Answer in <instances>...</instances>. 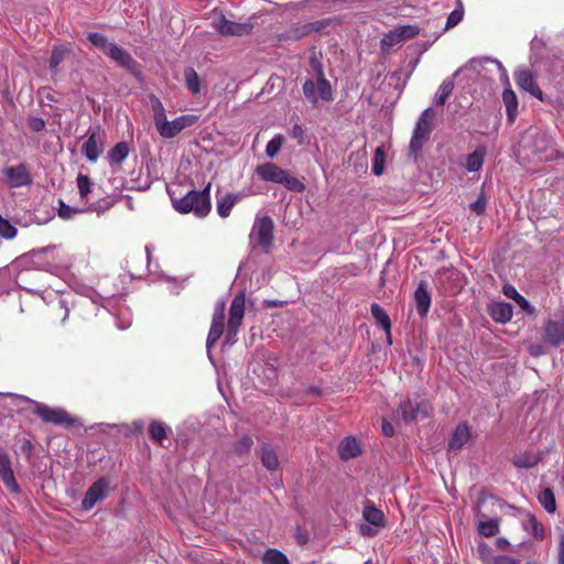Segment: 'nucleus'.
I'll list each match as a JSON object with an SVG mask.
<instances>
[{
  "mask_svg": "<svg viewBox=\"0 0 564 564\" xmlns=\"http://www.w3.org/2000/svg\"><path fill=\"white\" fill-rule=\"evenodd\" d=\"M208 183L202 191H189L180 199H173L174 208L182 214L194 213L197 217H205L212 209Z\"/></svg>",
  "mask_w": 564,
  "mask_h": 564,
  "instance_id": "nucleus-1",
  "label": "nucleus"
},
{
  "mask_svg": "<svg viewBox=\"0 0 564 564\" xmlns=\"http://www.w3.org/2000/svg\"><path fill=\"white\" fill-rule=\"evenodd\" d=\"M488 63L494 64L497 67L501 83L507 86L502 93V102L506 107L508 120L510 122H513L516 117L518 116V97L516 93L510 88L508 72L502 65V63L491 57H484L481 59H475L471 62L475 68Z\"/></svg>",
  "mask_w": 564,
  "mask_h": 564,
  "instance_id": "nucleus-2",
  "label": "nucleus"
},
{
  "mask_svg": "<svg viewBox=\"0 0 564 564\" xmlns=\"http://www.w3.org/2000/svg\"><path fill=\"white\" fill-rule=\"evenodd\" d=\"M256 173L261 180L281 184L289 191L301 193L305 188V185L302 181L290 175L286 171L282 170L273 163H264L258 165Z\"/></svg>",
  "mask_w": 564,
  "mask_h": 564,
  "instance_id": "nucleus-3",
  "label": "nucleus"
},
{
  "mask_svg": "<svg viewBox=\"0 0 564 564\" xmlns=\"http://www.w3.org/2000/svg\"><path fill=\"white\" fill-rule=\"evenodd\" d=\"M434 118L435 111L432 108H427L421 113L409 144L412 154L415 155L429 140Z\"/></svg>",
  "mask_w": 564,
  "mask_h": 564,
  "instance_id": "nucleus-4",
  "label": "nucleus"
},
{
  "mask_svg": "<svg viewBox=\"0 0 564 564\" xmlns=\"http://www.w3.org/2000/svg\"><path fill=\"white\" fill-rule=\"evenodd\" d=\"M33 404V413L37 415L44 423L54 425H72L73 420L69 414L59 408H51L44 403L31 401Z\"/></svg>",
  "mask_w": 564,
  "mask_h": 564,
  "instance_id": "nucleus-5",
  "label": "nucleus"
},
{
  "mask_svg": "<svg viewBox=\"0 0 564 564\" xmlns=\"http://www.w3.org/2000/svg\"><path fill=\"white\" fill-rule=\"evenodd\" d=\"M214 29L221 35H231V36H242L247 35L251 32V24L249 23H238L231 20H228L223 13H215L213 20Z\"/></svg>",
  "mask_w": 564,
  "mask_h": 564,
  "instance_id": "nucleus-6",
  "label": "nucleus"
},
{
  "mask_svg": "<svg viewBox=\"0 0 564 564\" xmlns=\"http://www.w3.org/2000/svg\"><path fill=\"white\" fill-rule=\"evenodd\" d=\"M250 241L261 247H270L273 241V221L269 216L257 218L250 232Z\"/></svg>",
  "mask_w": 564,
  "mask_h": 564,
  "instance_id": "nucleus-7",
  "label": "nucleus"
},
{
  "mask_svg": "<svg viewBox=\"0 0 564 564\" xmlns=\"http://www.w3.org/2000/svg\"><path fill=\"white\" fill-rule=\"evenodd\" d=\"M197 118L191 115H183L175 118L172 121L164 119L159 126H156V130L161 137L165 139H172L177 135L182 130L193 126L196 122Z\"/></svg>",
  "mask_w": 564,
  "mask_h": 564,
  "instance_id": "nucleus-8",
  "label": "nucleus"
},
{
  "mask_svg": "<svg viewBox=\"0 0 564 564\" xmlns=\"http://www.w3.org/2000/svg\"><path fill=\"white\" fill-rule=\"evenodd\" d=\"M431 405L427 401L406 400L399 405L398 413L405 423L429 416Z\"/></svg>",
  "mask_w": 564,
  "mask_h": 564,
  "instance_id": "nucleus-9",
  "label": "nucleus"
},
{
  "mask_svg": "<svg viewBox=\"0 0 564 564\" xmlns=\"http://www.w3.org/2000/svg\"><path fill=\"white\" fill-rule=\"evenodd\" d=\"M109 485L105 477L97 479L85 494L82 501L83 509L90 510L98 501L105 499L108 495Z\"/></svg>",
  "mask_w": 564,
  "mask_h": 564,
  "instance_id": "nucleus-10",
  "label": "nucleus"
},
{
  "mask_svg": "<svg viewBox=\"0 0 564 564\" xmlns=\"http://www.w3.org/2000/svg\"><path fill=\"white\" fill-rule=\"evenodd\" d=\"M2 174L11 188L28 186L32 183V177L24 163L6 167L2 170Z\"/></svg>",
  "mask_w": 564,
  "mask_h": 564,
  "instance_id": "nucleus-11",
  "label": "nucleus"
},
{
  "mask_svg": "<svg viewBox=\"0 0 564 564\" xmlns=\"http://www.w3.org/2000/svg\"><path fill=\"white\" fill-rule=\"evenodd\" d=\"M477 554L482 564H520L516 557L496 554L494 549L484 541L477 543Z\"/></svg>",
  "mask_w": 564,
  "mask_h": 564,
  "instance_id": "nucleus-12",
  "label": "nucleus"
},
{
  "mask_svg": "<svg viewBox=\"0 0 564 564\" xmlns=\"http://www.w3.org/2000/svg\"><path fill=\"white\" fill-rule=\"evenodd\" d=\"M310 67L317 78V89L321 96V100L330 101L333 100V90L330 83L326 79L324 67L321 59L317 56L310 58Z\"/></svg>",
  "mask_w": 564,
  "mask_h": 564,
  "instance_id": "nucleus-13",
  "label": "nucleus"
},
{
  "mask_svg": "<svg viewBox=\"0 0 564 564\" xmlns=\"http://www.w3.org/2000/svg\"><path fill=\"white\" fill-rule=\"evenodd\" d=\"M0 479L4 487L13 494L20 492V486L15 479L9 454L0 447Z\"/></svg>",
  "mask_w": 564,
  "mask_h": 564,
  "instance_id": "nucleus-14",
  "label": "nucleus"
},
{
  "mask_svg": "<svg viewBox=\"0 0 564 564\" xmlns=\"http://www.w3.org/2000/svg\"><path fill=\"white\" fill-rule=\"evenodd\" d=\"M487 149L485 145H478L471 153L460 156L458 165L468 173H476L482 169Z\"/></svg>",
  "mask_w": 564,
  "mask_h": 564,
  "instance_id": "nucleus-15",
  "label": "nucleus"
},
{
  "mask_svg": "<svg viewBox=\"0 0 564 564\" xmlns=\"http://www.w3.org/2000/svg\"><path fill=\"white\" fill-rule=\"evenodd\" d=\"M516 84L523 90L530 93L538 99H543V93L535 84L533 76L529 69L519 68L514 72Z\"/></svg>",
  "mask_w": 564,
  "mask_h": 564,
  "instance_id": "nucleus-16",
  "label": "nucleus"
},
{
  "mask_svg": "<svg viewBox=\"0 0 564 564\" xmlns=\"http://www.w3.org/2000/svg\"><path fill=\"white\" fill-rule=\"evenodd\" d=\"M545 340L557 347L564 345V317L562 319H550L544 326Z\"/></svg>",
  "mask_w": 564,
  "mask_h": 564,
  "instance_id": "nucleus-17",
  "label": "nucleus"
},
{
  "mask_svg": "<svg viewBox=\"0 0 564 564\" xmlns=\"http://www.w3.org/2000/svg\"><path fill=\"white\" fill-rule=\"evenodd\" d=\"M337 451L341 459L348 460L361 454V445L356 437L347 436L338 444Z\"/></svg>",
  "mask_w": 564,
  "mask_h": 564,
  "instance_id": "nucleus-18",
  "label": "nucleus"
},
{
  "mask_svg": "<svg viewBox=\"0 0 564 564\" xmlns=\"http://www.w3.org/2000/svg\"><path fill=\"white\" fill-rule=\"evenodd\" d=\"M106 55L110 59L116 62L118 65H120L121 67H123L128 70H132L134 67L135 62L133 61L130 53L128 51H126L124 48L120 47L119 45H117L116 43H113L111 45V47H109V51L107 52Z\"/></svg>",
  "mask_w": 564,
  "mask_h": 564,
  "instance_id": "nucleus-19",
  "label": "nucleus"
},
{
  "mask_svg": "<svg viewBox=\"0 0 564 564\" xmlns=\"http://www.w3.org/2000/svg\"><path fill=\"white\" fill-rule=\"evenodd\" d=\"M245 197L243 193H227L217 199L216 209L221 218L230 215L232 207Z\"/></svg>",
  "mask_w": 564,
  "mask_h": 564,
  "instance_id": "nucleus-20",
  "label": "nucleus"
},
{
  "mask_svg": "<svg viewBox=\"0 0 564 564\" xmlns=\"http://www.w3.org/2000/svg\"><path fill=\"white\" fill-rule=\"evenodd\" d=\"M245 315V295H236L229 310L228 326L240 327Z\"/></svg>",
  "mask_w": 564,
  "mask_h": 564,
  "instance_id": "nucleus-21",
  "label": "nucleus"
},
{
  "mask_svg": "<svg viewBox=\"0 0 564 564\" xmlns=\"http://www.w3.org/2000/svg\"><path fill=\"white\" fill-rule=\"evenodd\" d=\"M414 300L416 305V311L420 316H425L430 310L431 306V295L427 292L425 282H420L417 285L415 292H414Z\"/></svg>",
  "mask_w": 564,
  "mask_h": 564,
  "instance_id": "nucleus-22",
  "label": "nucleus"
},
{
  "mask_svg": "<svg viewBox=\"0 0 564 564\" xmlns=\"http://www.w3.org/2000/svg\"><path fill=\"white\" fill-rule=\"evenodd\" d=\"M470 438V429L467 424H458L448 441L449 451H459Z\"/></svg>",
  "mask_w": 564,
  "mask_h": 564,
  "instance_id": "nucleus-23",
  "label": "nucleus"
},
{
  "mask_svg": "<svg viewBox=\"0 0 564 564\" xmlns=\"http://www.w3.org/2000/svg\"><path fill=\"white\" fill-rule=\"evenodd\" d=\"M489 315L497 323H507L512 318L513 308L509 303H495L489 308Z\"/></svg>",
  "mask_w": 564,
  "mask_h": 564,
  "instance_id": "nucleus-24",
  "label": "nucleus"
},
{
  "mask_svg": "<svg viewBox=\"0 0 564 564\" xmlns=\"http://www.w3.org/2000/svg\"><path fill=\"white\" fill-rule=\"evenodd\" d=\"M101 151L102 149L98 141L97 133L91 132L82 147V153L86 156L88 161L96 162Z\"/></svg>",
  "mask_w": 564,
  "mask_h": 564,
  "instance_id": "nucleus-25",
  "label": "nucleus"
},
{
  "mask_svg": "<svg viewBox=\"0 0 564 564\" xmlns=\"http://www.w3.org/2000/svg\"><path fill=\"white\" fill-rule=\"evenodd\" d=\"M364 519L371 525L382 528L386 525V517L381 510L376 508L372 503L367 502L362 510Z\"/></svg>",
  "mask_w": 564,
  "mask_h": 564,
  "instance_id": "nucleus-26",
  "label": "nucleus"
},
{
  "mask_svg": "<svg viewBox=\"0 0 564 564\" xmlns=\"http://www.w3.org/2000/svg\"><path fill=\"white\" fill-rule=\"evenodd\" d=\"M308 23L295 24L280 34L282 41H299L311 35Z\"/></svg>",
  "mask_w": 564,
  "mask_h": 564,
  "instance_id": "nucleus-27",
  "label": "nucleus"
},
{
  "mask_svg": "<svg viewBox=\"0 0 564 564\" xmlns=\"http://www.w3.org/2000/svg\"><path fill=\"white\" fill-rule=\"evenodd\" d=\"M129 154L128 143L121 141L117 143L108 153V160L111 165H120Z\"/></svg>",
  "mask_w": 564,
  "mask_h": 564,
  "instance_id": "nucleus-28",
  "label": "nucleus"
},
{
  "mask_svg": "<svg viewBox=\"0 0 564 564\" xmlns=\"http://www.w3.org/2000/svg\"><path fill=\"white\" fill-rule=\"evenodd\" d=\"M184 82L186 88L194 95H198L202 91V80L193 67H186L184 69Z\"/></svg>",
  "mask_w": 564,
  "mask_h": 564,
  "instance_id": "nucleus-29",
  "label": "nucleus"
},
{
  "mask_svg": "<svg viewBox=\"0 0 564 564\" xmlns=\"http://www.w3.org/2000/svg\"><path fill=\"white\" fill-rule=\"evenodd\" d=\"M540 460V456L534 452H524L512 458V464L519 468H532Z\"/></svg>",
  "mask_w": 564,
  "mask_h": 564,
  "instance_id": "nucleus-30",
  "label": "nucleus"
},
{
  "mask_svg": "<svg viewBox=\"0 0 564 564\" xmlns=\"http://www.w3.org/2000/svg\"><path fill=\"white\" fill-rule=\"evenodd\" d=\"M303 95L305 99L312 105L317 106L318 100L321 99L318 89H317V79L307 78L303 83Z\"/></svg>",
  "mask_w": 564,
  "mask_h": 564,
  "instance_id": "nucleus-31",
  "label": "nucleus"
},
{
  "mask_svg": "<svg viewBox=\"0 0 564 564\" xmlns=\"http://www.w3.org/2000/svg\"><path fill=\"white\" fill-rule=\"evenodd\" d=\"M171 429L160 421H152L149 425V434L152 441L162 444Z\"/></svg>",
  "mask_w": 564,
  "mask_h": 564,
  "instance_id": "nucleus-32",
  "label": "nucleus"
},
{
  "mask_svg": "<svg viewBox=\"0 0 564 564\" xmlns=\"http://www.w3.org/2000/svg\"><path fill=\"white\" fill-rule=\"evenodd\" d=\"M370 311L372 317L389 335L391 328V321L387 312L377 303L371 304Z\"/></svg>",
  "mask_w": 564,
  "mask_h": 564,
  "instance_id": "nucleus-33",
  "label": "nucleus"
},
{
  "mask_svg": "<svg viewBox=\"0 0 564 564\" xmlns=\"http://www.w3.org/2000/svg\"><path fill=\"white\" fill-rule=\"evenodd\" d=\"M477 531L485 538H491L499 533V519H489L480 521L477 525Z\"/></svg>",
  "mask_w": 564,
  "mask_h": 564,
  "instance_id": "nucleus-34",
  "label": "nucleus"
},
{
  "mask_svg": "<svg viewBox=\"0 0 564 564\" xmlns=\"http://www.w3.org/2000/svg\"><path fill=\"white\" fill-rule=\"evenodd\" d=\"M453 89H454L453 80L452 79H445L441 84L437 93L435 94L434 104L436 106H444L445 102L447 101L448 97L453 93Z\"/></svg>",
  "mask_w": 564,
  "mask_h": 564,
  "instance_id": "nucleus-35",
  "label": "nucleus"
},
{
  "mask_svg": "<svg viewBox=\"0 0 564 564\" xmlns=\"http://www.w3.org/2000/svg\"><path fill=\"white\" fill-rule=\"evenodd\" d=\"M538 499L546 512L554 513L556 511L555 496L552 489H543L539 494Z\"/></svg>",
  "mask_w": 564,
  "mask_h": 564,
  "instance_id": "nucleus-36",
  "label": "nucleus"
},
{
  "mask_svg": "<svg viewBox=\"0 0 564 564\" xmlns=\"http://www.w3.org/2000/svg\"><path fill=\"white\" fill-rule=\"evenodd\" d=\"M524 530L532 534L538 540H543L545 536L544 527L536 520L534 516H530L523 523Z\"/></svg>",
  "mask_w": 564,
  "mask_h": 564,
  "instance_id": "nucleus-37",
  "label": "nucleus"
},
{
  "mask_svg": "<svg viewBox=\"0 0 564 564\" xmlns=\"http://www.w3.org/2000/svg\"><path fill=\"white\" fill-rule=\"evenodd\" d=\"M261 462L269 470H275L279 467L276 454L267 445H263L261 448Z\"/></svg>",
  "mask_w": 564,
  "mask_h": 564,
  "instance_id": "nucleus-38",
  "label": "nucleus"
},
{
  "mask_svg": "<svg viewBox=\"0 0 564 564\" xmlns=\"http://www.w3.org/2000/svg\"><path fill=\"white\" fill-rule=\"evenodd\" d=\"M155 127L166 119L165 108L162 101L154 95L149 97Z\"/></svg>",
  "mask_w": 564,
  "mask_h": 564,
  "instance_id": "nucleus-39",
  "label": "nucleus"
},
{
  "mask_svg": "<svg viewBox=\"0 0 564 564\" xmlns=\"http://www.w3.org/2000/svg\"><path fill=\"white\" fill-rule=\"evenodd\" d=\"M263 564H290L284 553L276 549H268L262 556Z\"/></svg>",
  "mask_w": 564,
  "mask_h": 564,
  "instance_id": "nucleus-40",
  "label": "nucleus"
},
{
  "mask_svg": "<svg viewBox=\"0 0 564 564\" xmlns=\"http://www.w3.org/2000/svg\"><path fill=\"white\" fill-rule=\"evenodd\" d=\"M69 48L66 45L54 46L50 58V69L55 72L58 65L65 59Z\"/></svg>",
  "mask_w": 564,
  "mask_h": 564,
  "instance_id": "nucleus-41",
  "label": "nucleus"
},
{
  "mask_svg": "<svg viewBox=\"0 0 564 564\" xmlns=\"http://www.w3.org/2000/svg\"><path fill=\"white\" fill-rule=\"evenodd\" d=\"M223 333H224V324L212 323L210 329H209V333L207 336V340H206L207 352H209L210 348L219 340ZM208 356L210 357V354H208Z\"/></svg>",
  "mask_w": 564,
  "mask_h": 564,
  "instance_id": "nucleus-42",
  "label": "nucleus"
},
{
  "mask_svg": "<svg viewBox=\"0 0 564 564\" xmlns=\"http://www.w3.org/2000/svg\"><path fill=\"white\" fill-rule=\"evenodd\" d=\"M402 43L397 31L393 29L386 33L380 41V47L382 53H389V51L397 44Z\"/></svg>",
  "mask_w": 564,
  "mask_h": 564,
  "instance_id": "nucleus-43",
  "label": "nucleus"
},
{
  "mask_svg": "<svg viewBox=\"0 0 564 564\" xmlns=\"http://www.w3.org/2000/svg\"><path fill=\"white\" fill-rule=\"evenodd\" d=\"M89 42L97 48L101 50L105 54L109 51V47L113 44V42L108 41L106 36L100 33H90L88 35Z\"/></svg>",
  "mask_w": 564,
  "mask_h": 564,
  "instance_id": "nucleus-44",
  "label": "nucleus"
},
{
  "mask_svg": "<svg viewBox=\"0 0 564 564\" xmlns=\"http://www.w3.org/2000/svg\"><path fill=\"white\" fill-rule=\"evenodd\" d=\"M285 138L282 134L274 135L265 147V154L269 158H274L283 147Z\"/></svg>",
  "mask_w": 564,
  "mask_h": 564,
  "instance_id": "nucleus-45",
  "label": "nucleus"
},
{
  "mask_svg": "<svg viewBox=\"0 0 564 564\" xmlns=\"http://www.w3.org/2000/svg\"><path fill=\"white\" fill-rule=\"evenodd\" d=\"M76 182L80 198L87 199L93 187L90 178L87 175L78 174Z\"/></svg>",
  "mask_w": 564,
  "mask_h": 564,
  "instance_id": "nucleus-46",
  "label": "nucleus"
},
{
  "mask_svg": "<svg viewBox=\"0 0 564 564\" xmlns=\"http://www.w3.org/2000/svg\"><path fill=\"white\" fill-rule=\"evenodd\" d=\"M394 30L397 31L401 42L414 37L420 32V29L416 25L411 24L399 25L394 28Z\"/></svg>",
  "mask_w": 564,
  "mask_h": 564,
  "instance_id": "nucleus-47",
  "label": "nucleus"
},
{
  "mask_svg": "<svg viewBox=\"0 0 564 564\" xmlns=\"http://www.w3.org/2000/svg\"><path fill=\"white\" fill-rule=\"evenodd\" d=\"M386 154L381 147H378L375 151L372 172L375 175H381L384 167Z\"/></svg>",
  "mask_w": 564,
  "mask_h": 564,
  "instance_id": "nucleus-48",
  "label": "nucleus"
},
{
  "mask_svg": "<svg viewBox=\"0 0 564 564\" xmlns=\"http://www.w3.org/2000/svg\"><path fill=\"white\" fill-rule=\"evenodd\" d=\"M17 232V228L0 215V236L4 239H13Z\"/></svg>",
  "mask_w": 564,
  "mask_h": 564,
  "instance_id": "nucleus-49",
  "label": "nucleus"
},
{
  "mask_svg": "<svg viewBox=\"0 0 564 564\" xmlns=\"http://www.w3.org/2000/svg\"><path fill=\"white\" fill-rule=\"evenodd\" d=\"M464 9L462 1H458V8L449 13L445 24V30L456 26L463 19Z\"/></svg>",
  "mask_w": 564,
  "mask_h": 564,
  "instance_id": "nucleus-50",
  "label": "nucleus"
},
{
  "mask_svg": "<svg viewBox=\"0 0 564 564\" xmlns=\"http://www.w3.org/2000/svg\"><path fill=\"white\" fill-rule=\"evenodd\" d=\"M116 319L117 327L119 329H127L131 325L130 312L127 308L120 310L119 313L116 315Z\"/></svg>",
  "mask_w": 564,
  "mask_h": 564,
  "instance_id": "nucleus-51",
  "label": "nucleus"
},
{
  "mask_svg": "<svg viewBox=\"0 0 564 564\" xmlns=\"http://www.w3.org/2000/svg\"><path fill=\"white\" fill-rule=\"evenodd\" d=\"M252 444H253L252 438L248 435H245L236 444L235 452L240 455L246 454L250 451Z\"/></svg>",
  "mask_w": 564,
  "mask_h": 564,
  "instance_id": "nucleus-52",
  "label": "nucleus"
},
{
  "mask_svg": "<svg viewBox=\"0 0 564 564\" xmlns=\"http://www.w3.org/2000/svg\"><path fill=\"white\" fill-rule=\"evenodd\" d=\"M486 205H487L486 196L484 193H480L478 198L469 205V209L477 215H481L485 213Z\"/></svg>",
  "mask_w": 564,
  "mask_h": 564,
  "instance_id": "nucleus-53",
  "label": "nucleus"
},
{
  "mask_svg": "<svg viewBox=\"0 0 564 564\" xmlns=\"http://www.w3.org/2000/svg\"><path fill=\"white\" fill-rule=\"evenodd\" d=\"M311 33H323L330 24V19H322L313 22H307Z\"/></svg>",
  "mask_w": 564,
  "mask_h": 564,
  "instance_id": "nucleus-54",
  "label": "nucleus"
},
{
  "mask_svg": "<svg viewBox=\"0 0 564 564\" xmlns=\"http://www.w3.org/2000/svg\"><path fill=\"white\" fill-rule=\"evenodd\" d=\"M225 319V303L219 302L216 304L212 323L224 324Z\"/></svg>",
  "mask_w": 564,
  "mask_h": 564,
  "instance_id": "nucleus-55",
  "label": "nucleus"
},
{
  "mask_svg": "<svg viewBox=\"0 0 564 564\" xmlns=\"http://www.w3.org/2000/svg\"><path fill=\"white\" fill-rule=\"evenodd\" d=\"M79 210L72 208L62 200L59 202L58 216L63 219H69Z\"/></svg>",
  "mask_w": 564,
  "mask_h": 564,
  "instance_id": "nucleus-56",
  "label": "nucleus"
},
{
  "mask_svg": "<svg viewBox=\"0 0 564 564\" xmlns=\"http://www.w3.org/2000/svg\"><path fill=\"white\" fill-rule=\"evenodd\" d=\"M239 332V327L228 326L226 332L225 345L232 346L237 343V335Z\"/></svg>",
  "mask_w": 564,
  "mask_h": 564,
  "instance_id": "nucleus-57",
  "label": "nucleus"
},
{
  "mask_svg": "<svg viewBox=\"0 0 564 564\" xmlns=\"http://www.w3.org/2000/svg\"><path fill=\"white\" fill-rule=\"evenodd\" d=\"M28 126L32 131L40 132L45 128V121L41 117H31Z\"/></svg>",
  "mask_w": 564,
  "mask_h": 564,
  "instance_id": "nucleus-58",
  "label": "nucleus"
},
{
  "mask_svg": "<svg viewBox=\"0 0 564 564\" xmlns=\"http://www.w3.org/2000/svg\"><path fill=\"white\" fill-rule=\"evenodd\" d=\"M291 137L297 140L300 145L304 144L305 131L299 123H295L291 129Z\"/></svg>",
  "mask_w": 564,
  "mask_h": 564,
  "instance_id": "nucleus-59",
  "label": "nucleus"
},
{
  "mask_svg": "<svg viewBox=\"0 0 564 564\" xmlns=\"http://www.w3.org/2000/svg\"><path fill=\"white\" fill-rule=\"evenodd\" d=\"M496 547L500 551L514 552L516 549L511 545L508 539L500 536L495 542Z\"/></svg>",
  "mask_w": 564,
  "mask_h": 564,
  "instance_id": "nucleus-60",
  "label": "nucleus"
},
{
  "mask_svg": "<svg viewBox=\"0 0 564 564\" xmlns=\"http://www.w3.org/2000/svg\"><path fill=\"white\" fill-rule=\"evenodd\" d=\"M514 302L525 312L529 314H532L534 312L533 306L530 304V302L522 295L517 297Z\"/></svg>",
  "mask_w": 564,
  "mask_h": 564,
  "instance_id": "nucleus-61",
  "label": "nucleus"
},
{
  "mask_svg": "<svg viewBox=\"0 0 564 564\" xmlns=\"http://www.w3.org/2000/svg\"><path fill=\"white\" fill-rule=\"evenodd\" d=\"M58 310L63 312L62 323L64 324L66 322V319L68 318V314H69V305H68V301L66 299H61L58 301Z\"/></svg>",
  "mask_w": 564,
  "mask_h": 564,
  "instance_id": "nucleus-62",
  "label": "nucleus"
},
{
  "mask_svg": "<svg viewBox=\"0 0 564 564\" xmlns=\"http://www.w3.org/2000/svg\"><path fill=\"white\" fill-rule=\"evenodd\" d=\"M503 294L509 297V299H512L513 301L519 297L521 294L516 290V288H513L512 285H505L503 286Z\"/></svg>",
  "mask_w": 564,
  "mask_h": 564,
  "instance_id": "nucleus-63",
  "label": "nucleus"
},
{
  "mask_svg": "<svg viewBox=\"0 0 564 564\" xmlns=\"http://www.w3.org/2000/svg\"><path fill=\"white\" fill-rule=\"evenodd\" d=\"M359 531L364 536H375L378 532L376 529L371 528V524L368 522L367 524H361Z\"/></svg>",
  "mask_w": 564,
  "mask_h": 564,
  "instance_id": "nucleus-64",
  "label": "nucleus"
}]
</instances>
